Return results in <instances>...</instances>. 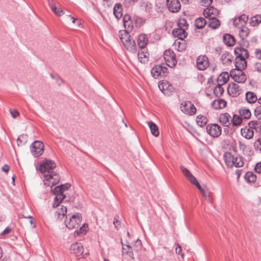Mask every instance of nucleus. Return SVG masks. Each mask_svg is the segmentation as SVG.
I'll list each match as a JSON object with an SVG mask.
<instances>
[{"instance_id": "64", "label": "nucleus", "mask_w": 261, "mask_h": 261, "mask_svg": "<svg viewBox=\"0 0 261 261\" xmlns=\"http://www.w3.org/2000/svg\"><path fill=\"white\" fill-rule=\"evenodd\" d=\"M113 223L116 228H118V227L120 225V222L118 220V219L116 217L114 218Z\"/></svg>"}, {"instance_id": "45", "label": "nucleus", "mask_w": 261, "mask_h": 261, "mask_svg": "<svg viewBox=\"0 0 261 261\" xmlns=\"http://www.w3.org/2000/svg\"><path fill=\"white\" fill-rule=\"evenodd\" d=\"M242 119L241 116L234 115L231 120L232 125L238 126L240 125L242 123Z\"/></svg>"}, {"instance_id": "17", "label": "nucleus", "mask_w": 261, "mask_h": 261, "mask_svg": "<svg viewBox=\"0 0 261 261\" xmlns=\"http://www.w3.org/2000/svg\"><path fill=\"white\" fill-rule=\"evenodd\" d=\"M123 23L125 30L123 32H126L128 33L133 30V23L129 15L125 14L123 17Z\"/></svg>"}, {"instance_id": "54", "label": "nucleus", "mask_w": 261, "mask_h": 261, "mask_svg": "<svg viewBox=\"0 0 261 261\" xmlns=\"http://www.w3.org/2000/svg\"><path fill=\"white\" fill-rule=\"evenodd\" d=\"M254 115L258 119H261V105L254 110Z\"/></svg>"}, {"instance_id": "63", "label": "nucleus", "mask_w": 261, "mask_h": 261, "mask_svg": "<svg viewBox=\"0 0 261 261\" xmlns=\"http://www.w3.org/2000/svg\"><path fill=\"white\" fill-rule=\"evenodd\" d=\"M255 56L256 58L258 59H261V49H256L255 50Z\"/></svg>"}, {"instance_id": "43", "label": "nucleus", "mask_w": 261, "mask_h": 261, "mask_svg": "<svg viewBox=\"0 0 261 261\" xmlns=\"http://www.w3.org/2000/svg\"><path fill=\"white\" fill-rule=\"evenodd\" d=\"M221 60L223 64L225 65H228L232 61L231 56L226 53L222 55Z\"/></svg>"}, {"instance_id": "22", "label": "nucleus", "mask_w": 261, "mask_h": 261, "mask_svg": "<svg viewBox=\"0 0 261 261\" xmlns=\"http://www.w3.org/2000/svg\"><path fill=\"white\" fill-rule=\"evenodd\" d=\"M230 115L227 113H225L220 115L219 120L222 125L224 126H229L230 124Z\"/></svg>"}, {"instance_id": "60", "label": "nucleus", "mask_w": 261, "mask_h": 261, "mask_svg": "<svg viewBox=\"0 0 261 261\" xmlns=\"http://www.w3.org/2000/svg\"><path fill=\"white\" fill-rule=\"evenodd\" d=\"M212 2L213 0H201V4L202 6H208L212 4Z\"/></svg>"}, {"instance_id": "12", "label": "nucleus", "mask_w": 261, "mask_h": 261, "mask_svg": "<svg viewBox=\"0 0 261 261\" xmlns=\"http://www.w3.org/2000/svg\"><path fill=\"white\" fill-rule=\"evenodd\" d=\"M243 70H231L230 75L233 80L238 83H244L246 82L247 77L245 74L243 72Z\"/></svg>"}, {"instance_id": "26", "label": "nucleus", "mask_w": 261, "mask_h": 261, "mask_svg": "<svg viewBox=\"0 0 261 261\" xmlns=\"http://www.w3.org/2000/svg\"><path fill=\"white\" fill-rule=\"evenodd\" d=\"M240 86L234 83L229 84L228 87V92L233 96H236L239 94Z\"/></svg>"}, {"instance_id": "23", "label": "nucleus", "mask_w": 261, "mask_h": 261, "mask_svg": "<svg viewBox=\"0 0 261 261\" xmlns=\"http://www.w3.org/2000/svg\"><path fill=\"white\" fill-rule=\"evenodd\" d=\"M148 41L147 36L145 34H140L138 37V45L139 48L142 50L144 49L147 45Z\"/></svg>"}, {"instance_id": "50", "label": "nucleus", "mask_w": 261, "mask_h": 261, "mask_svg": "<svg viewBox=\"0 0 261 261\" xmlns=\"http://www.w3.org/2000/svg\"><path fill=\"white\" fill-rule=\"evenodd\" d=\"M87 225L84 224L82 227H80L79 230H76L75 232L77 234H84L87 232Z\"/></svg>"}, {"instance_id": "24", "label": "nucleus", "mask_w": 261, "mask_h": 261, "mask_svg": "<svg viewBox=\"0 0 261 261\" xmlns=\"http://www.w3.org/2000/svg\"><path fill=\"white\" fill-rule=\"evenodd\" d=\"M246 59L236 57L235 66L237 70H244L247 67Z\"/></svg>"}, {"instance_id": "32", "label": "nucleus", "mask_w": 261, "mask_h": 261, "mask_svg": "<svg viewBox=\"0 0 261 261\" xmlns=\"http://www.w3.org/2000/svg\"><path fill=\"white\" fill-rule=\"evenodd\" d=\"M239 114L240 116L244 119H249L251 116L250 110L246 107L241 108L239 110Z\"/></svg>"}, {"instance_id": "25", "label": "nucleus", "mask_w": 261, "mask_h": 261, "mask_svg": "<svg viewBox=\"0 0 261 261\" xmlns=\"http://www.w3.org/2000/svg\"><path fill=\"white\" fill-rule=\"evenodd\" d=\"M234 53L236 57L242 58L247 59L249 56L248 51L242 47L236 48Z\"/></svg>"}, {"instance_id": "1", "label": "nucleus", "mask_w": 261, "mask_h": 261, "mask_svg": "<svg viewBox=\"0 0 261 261\" xmlns=\"http://www.w3.org/2000/svg\"><path fill=\"white\" fill-rule=\"evenodd\" d=\"M71 187V185L66 183L56 187L53 190V194L55 196L53 206L54 208H57L55 212V216L57 219H62L67 213L66 206L61 205L60 203L68 195L67 192Z\"/></svg>"}, {"instance_id": "62", "label": "nucleus", "mask_w": 261, "mask_h": 261, "mask_svg": "<svg viewBox=\"0 0 261 261\" xmlns=\"http://www.w3.org/2000/svg\"><path fill=\"white\" fill-rule=\"evenodd\" d=\"M135 246L138 248L137 250H139L141 249L142 247V242L140 240L138 239L136 241L135 243Z\"/></svg>"}, {"instance_id": "48", "label": "nucleus", "mask_w": 261, "mask_h": 261, "mask_svg": "<svg viewBox=\"0 0 261 261\" xmlns=\"http://www.w3.org/2000/svg\"><path fill=\"white\" fill-rule=\"evenodd\" d=\"M201 193L208 202H212L213 198L211 195L210 192L207 189H204V190H203Z\"/></svg>"}, {"instance_id": "33", "label": "nucleus", "mask_w": 261, "mask_h": 261, "mask_svg": "<svg viewBox=\"0 0 261 261\" xmlns=\"http://www.w3.org/2000/svg\"><path fill=\"white\" fill-rule=\"evenodd\" d=\"M147 124L151 134L155 137H158L160 134L158 126L152 121H149L147 122Z\"/></svg>"}, {"instance_id": "7", "label": "nucleus", "mask_w": 261, "mask_h": 261, "mask_svg": "<svg viewBox=\"0 0 261 261\" xmlns=\"http://www.w3.org/2000/svg\"><path fill=\"white\" fill-rule=\"evenodd\" d=\"M44 147L43 142L39 141H35L30 146V151L34 156L38 157L43 154Z\"/></svg>"}, {"instance_id": "30", "label": "nucleus", "mask_w": 261, "mask_h": 261, "mask_svg": "<svg viewBox=\"0 0 261 261\" xmlns=\"http://www.w3.org/2000/svg\"><path fill=\"white\" fill-rule=\"evenodd\" d=\"M149 53L146 51V49L145 48L142 50L140 49V51H139L138 54V59L141 63H145L147 61L149 58Z\"/></svg>"}, {"instance_id": "56", "label": "nucleus", "mask_w": 261, "mask_h": 261, "mask_svg": "<svg viewBox=\"0 0 261 261\" xmlns=\"http://www.w3.org/2000/svg\"><path fill=\"white\" fill-rule=\"evenodd\" d=\"M50 75L51 76V77L54 81H56V83L58 85H60L62 84V83H63L62 80L60 77H59L58 76L55 77L52 74H50Z\"/></svg>"}, {"instance_id": "21", "label": "nucleus", "mask_w": 261, "mask_h": 261, "mask_svg": "<svg viewBox=\"0 0 261 261\" xmlns=\"http://www.w3.org/2000/svg\"><path fill=\"white\" fill-rule=\"evenodd\" d=\"M121 244L122 247V255H126L132 259H134L132 247L129 245H124L122 241Z\"/></svg>"}, {"instance_id": "38", "label": "nucleus", "mask_w": 261, "mask_h": 261, "mask_svg": "<svg viewBox=\"0 0 261 261\" xmlns=\"http://www.w3.org/2000/svg\"><path fill=\"white\" fill-rule=\"evenodd\" d=\"M220 25L219 20L216 17L209 19L208 27L213 29H217Z\"/></svg>"}, {"instance_id": "55", "label": "nucleus", "mask_w": 261, "mask_h": 261, "mask_svg": "<svg viewBox=\"0 0 261 261\" xmlns=\"http://www.w3.org/2000/svg\"><path fill=\"white\" fill-rule=\"evenodd\" d=\"M254 70L257 72L261 73V62H256L254 65Z\"/></svg>"}, {"instance_id": "40", "label": "nucleus", "mask_w": 261, "mask_h": 261, "mask_svg": "<svg viewBox=\"0 0 261 261\" xmlns=\"http://www.w3.org/2000/svg\"><path fill=\"white\" fill-rule=\"evenodd\" d=\"M261 22V15H256L252 17L249 21V24L251 27L257 26Z\"/></svg>"}, {"instance_id": "29", "label": "nucleus", "mask_w": 261, "mask_h": 261, "mask_svg": "<svg viewBox=\"0 0 261 261\" xmlns=\"http://www.w3.org/2000/svg\"><path fill=\"white\" fill-rule=\"evenodd\" d=\"M242 135L247 139H250L253 138L254 131L249 127L242 128L241 130Z\"/></svg>"}, {"instance_id": "27", "label": "nucleus", "mask_w": 261, "mask_h": 261, "mask_svg": "<svg viewBox=\"0 0 261 261\" xmlns=\"http://www.w3.org/2000/svg\"><path fill=\"white\" fill-rule=\"evenodd\" d=\"M223 42L228 46H232L234 45L236 40L233 36L225 34L223 36Z\"/></svg>"}, {"instance_id": "16", "label": "nucleus", "mask_w": 261, "mask_h": 261, "mask_svg": "<svg viewBox=\"0 0 261 261\" xmlns=\"http://www.w3.org/2000/svg\"><path fill=\"white\" fill-rule=\"evenodd\" d=\"M248 20V17L245 14H242L237 18L233 19V25L235 27L241 28L245 26Z\"/></svg>"}, {"instance_id": "35", "label": "nucleus", "mask_w": 261, "mask_h": 261, "mask_svg": "<svg viewBox=\"0 0 261 261\" xmlns=\"http://www.w3.org/2000/svg\"><path fill=\"white\" fill-rule=\"evenodd\" d=\"M246 99L248 102L250 103H254L258 99L256 94L254 92L251 91L247 92L246 93Z\"/></svg>"}, {"instance_id": "4", "label": "nucleus", "mask_w": 261, "mask_h": 261, "mask_svg": "<svg viewBox=\"0 0 261 261\" xmlns=\"http://www.w3.org/2000/svg\"><path fill=\"white\" fill-rule=\"evenodd\" d=\"M82 216L80 213H76L72 216L68 215L64 221L66 226L69 229L77 228L81 222Z\"/></svg>"}, {"instance_id": "41", "label": "nucleus", "mask_w": 261, "mask_h": 261, "mask_svg": "<svg viewBox=\"0 0 261 261\" xmlns=\"http://www.w3.org/2000/svg\"><path fill=\"white\" fill-rule=\"evenodd\" d=\"M206 24V21L203 17L198 18L195 21V25L197 29L203 28Z\"/></svg>"}, {"instance_id": "37", "label": "nucleus", "mask_w": 261, "mask_h": 261, "mask_svg": "<svg viewBox=\"0 0 261 261\" xmlns=\"http://www.w3.org/2000/svg\"><path fill=\"white\" fill-rule=\"evenodd\" d=\"M244 177L247 182L250 184L254 183L256 179V175L251 171L246 172Z\"/></svg>"}, {"instance_id": "5", "label": "nucleus", "mask_w": 261, "mask_h": 261, "mask_svg": "<svg viewBox=\"0 0 261 261\" xmlns=\"http://www.w3.org/2000/svg\"><path fill=\"white\" fill-rule=\"evenodd\" d=\"M41 173L43 177L44 185L47 187L49 186V160L46 159L40 162L38 168H37Z\"/></svg>"}, {"instance_id": "34", "label": "nucleus", "mask_w": 261, "mask_h": 261, "mask_svg": "<svg viewBox=\"0 0 261 261\" xmlns=\"http://www.w3.org/2000/svg\"><path fill=\"white\" fill-rule=\"evenodd\" d=\"M229 79V75L228 72H223L221 73L218 77L217 81L220 84H226Z\"/></svg>"}, {"instance_id": "47", "label": "nucleus", "mask_w": 261, "mask_h": 261, "mask_svg": "<svg viewBox=\"0 0 261 261\" xmlns=\"http://www.w3.org/2000/svg\"><path fill=\"white\" fill-rule=\"evenodd\" d=\"M27 135H21L19 136L17 140V142L18 145H24L27 141Z\"/></svg>"}, {"instance_id": "3", "label": "nucleus", "mask_w": 261, "mask_h": 261, "mask_svg": "<svg viewBox=\"0 0 261 261\" xmlns=\"http://www.w3.org/2000/svg\"><path fill=\"white\" fill-rule=\"evenodd\" d=\"M119 37L125 48L133 53L136 52L137 46L135 40L126 32H119Z\"/></svg>"}, {"instance_id": "28", "label": "nucleus", "mask_w": 261, "mask_h": 261, "mask_svg": "<svg viewBox=\"0 0 261 261\" xmlns=\"http://www.w3.org/2000/svg\"><path fill=\"white\" fill-rule=\"evenodd\" d=\"M227 102L225 100L222 99H219L215 100L212 104V106L215 109H221L224 108L226 106Z\"/></svg>"}, {"instance_id": "59", "label": "nucleus", "mask_w": 261, "mask_h": 261, "mask_svg": "<svg viewBox=\"0 0 261 261\" xmlns=\"http://www.w3.org/2000/svg\"><path fill=\"white\" fill-rule=\"evenodd\" d=\"M255 147L261 151V138L258 139L254 143Z\"/></svg>"}, {"instance_id": "10", "label": "nucleus", "mask_w": 261, "mask_h": 261, "mask_svg": "<svg viewBox=\"0 0 261 261\" xmlns=\"http://www.w3.org/2000/svg\"><path fill=\"white\" fill-rule=\"evenodd\" d=\"M180 109L186 114L192 115L196 113V109L194 105L190 101H185L180 104Z\"/></svg>"}, {"instance_id": "44", "label": "nucleus", "mask_w": 261, "mask_h": 261, "mask_svg": "<svg viewBox=\"0 0 261 261\" xmlns=\"http://www.w3.org/2000/svg\"><path fill=\"white\" fill-rule=\"evenodd\" d=\"M177 28H180L185 30H187L189 28V24L187 22V21L184 19H179L177 23Z\"/></svg>"}, {"instance_id": "6", "label": "nucleus", "mask_w": 261, "mask_h": 261, "mask_svg": "<svg viewBox=\"0 0 261 261\" xmlns=\"http://www.w3.org/2000/svg\"><path fill=\"white\" fill-rule=\"evenodd\" d=\"M164 59L166 65L171 68L174 67L177 62L175 54L171 49H167L164 51Z\"/></svg>"}, {"instance_id": "58", "label": "nucleus", "mask_w": 261, "mask_h": 261, "mask_svg": "<svg viewBox=\"0 0 261 261\" xmlns=\"http://www.w3.org/2000/svg\"><path fill=\"white\" fill-rule=\"evenodd\" d=\"M176 247L175 248V252L177 254H181L182 257H184V254H181L182 249L181 246L178 244H176Z\"/></svg>"}, {"instance_id": "9", "label": "nucleus", "mask_w": 261, "mask_h": 261, "mask_svg": "<svg viewBox=\"0 0 261 261\" xmlns=\"http://www.w3.org/2000/svg\"><path fill=\"white\" fill-rule=\"evenodd\" d=\"M207 133L212 137L217 138L222 133L221 127L218 124L212 123L208 124L206 127Z\"/></svg>"}, {"instance_id": "11", "label": "nucleus", "mask_w": 261, "mask_h": 261, "mask_svg": "<svg viewBox=\"0 0 261 261\" xmlns=\"http://www.w3.org/2000/svg\"><path fill=\"white\" fill-rule=\"evenodd\" d=\"M168 68L161 65H155L151 70V73L154 78L166 76Z\"/></svg>"}, {"instance_id": "18", "label": "nucleus", "mask_w": 261, "mask_h": 261, "mask_svg": "<svg viewBox=\"0 0 261 261\" xmlns=\"http://www.w3.org/2000/svg\"><path fill=\"white\" fill-rule=\"evenodd\" d=\"M159 88L165 94L169 95L173 90V87L167 81H162L159 83Z\"/></svg>"}, {"instance_id": "61", "label": "nucleus", "mask_w": 261, "mask_h": 261, "mask_svg": "<svg viewBox=\"0 0 261 261\" xmlns=\"http://www.w3.org/2000/svg\"><path fill=\"white\" fill-rule=\"evenodd\" d=\"M254 170L256 172L261 173V162L258 163L256 164Z\"/></svg>"}, {"instance_id": "19", "label": "nucleus", "mask_w": 261, "mask_h": 261, "mask_svg": "<svg viewBox=\"0 0 261 261\" xmlns=\"http://www.w3.org/2000/svg\"><path fill=\"white\" fill-rule=\"evenodd\" d=\"M203 13L206 18L210 19L216 17L218 14V11L213 7H210L204 9Z\"/></svg>"}, {"instance_id": "14", "label": "nucleus", "mask_w": 261, "mask_h": 261, "mask_svg": "<svg viewBox=\"0 0 261 261\" xmlns=\"http://www.w3.org/2000/svg\"><path fill=\"white\" fill-rule=\"evenodd\" d=\"M70 253L76 257H80L83 255L84 247L81 243H75L70 246Z\"/></svg>"}, {"instance_id": "46", "label": "nucleus", "mask_w": 261, "mask_h": 261, "mask_svg": "<svg viewBox=\"0 0 261 261\" xmlns=\"http://www.w3.org/2000/svg\"><path fill=\"white\" fill-rule=\"evenodd\" d=\"M51 9L56 15L58 16H61L64 14L63 10L60 7H58L55 5L51 6Z\"/></svg>"}, {"instance_id": "53", "label": "nucleus", "mask_w": 261, "mask_h": 261, "mask_svg": "<svg viewBox=\"0 0 261 261\" xmlns=\"http://www.w3.org/2000/svg\"><path fill=\"white\" fill-rule=\"evenodd\" d=\"M193 185H195L199 190L200 193H201L203 190H204V188H202L199 182L197 181V179L195 177V180H192L190 181Z\"/></svg>"}, {"instance_id": "49", "label": "nucleus", "mask_w": 261, "mask_h": 261, "mask_svg": "<svg viewBox=\"0 0 261 261\" xmlns=\"http://www.w3.org/2000/svg\"><path fill=\"white\" fill-rule=\"evenodd\" d=\"M207 122V119L203 116H198L197 117V123L201 126L205 125Z\"/></svg>"}, {"instance_id": "42", "label": "nucleus", "mask_w": 261, "mask_h": 261, "mask_svg": "<svg viewBox=\"0 0 261 261\" xmlns=\"http://www.w3.org/2000/svg\"><path fill=\"white\" fill-rule=\"evenodd\" d=\"M223 84L218 83L214 90V93L217 97L221 96L224 92V89L222 87Z\"/></svg>"}, {"instance_id": "15", "label": "nucleus", "mask_w": 261, "mask_h": 261, "mask_svg": "<svg viewBox=\"0 0 261 261\" xmlns=\"http://www.w3.org/2000/svg\"><path fill=\"white\" fill-rule=\"evenodd\" d=\"M167 5L169 10L173 13L178 12L181 8L178 0H167Z\"/></svg>"}, {"instance_id": "52", "label": "nucleus", "mask_w": 261, "mask_h": 261, "mask_svg": "<svg viewBox=\"0 0 261 261\" xmlns=\"http://www.w3.org/2000/svg\"><path fill=\"white\" fill-rule=\"evenodd\" d=\"M193 185H195L199 190L200 193H201L203 190H204V188H202L199 182L197 181V179L195 177V180H192L190 181Z\"/></svg>"}, {"instance_id": "2", "label": "nucleus", "mask_w": 261, "mask_h": 261, "mask_svg": "<svg viewBox=\"0 0 261 261\" xmlns=\"http://www.w3.org/2000/svg\"><path fill=\"white\" fill-rule=\"evenodd\" d=\"M223 158L228 168H232L234 166L239 168L244 166V163L242 157L235 156L229 152H225L223 155Z\"/></svg>"}, {"instance_id": "20", "label": "nucleus", "mask_w": 261, "mask_h": 261, "mask_svg": "<svg viewBox=\"0 0 261 261\" xmlns=\"http://www.w3.org/2000/svg\"><path fill=\"white\" fill-rule=\"evenodd\" d=\"M172 34L175 37H177L180 40H184L187 36L188 33L186 32V30L177 28L173 29Z\"/></svg>"}, {"instance_id": "39", "label": "nucleus", "mask_w": 261, "mask_h": 261, "mask_svg": "<svg viewBox=\"0 0 261 261\" xmlns=\"http://www.w3.org/2000/svg\"><path fill=\"white\" fill-rule=\"evenodd\" d=\"M239 29V36L242 40H244L249 35L250 33L249 30L246 26L241 27V28Z\"/></svg>"}, {"instance_id": "51", "label": "nucleus", "mask_w": 261, "mask_h": 261, "mask_svg": "<svg viewBox=\"0 0 261 261\" xmlns=\"http://www.w3.org/2000/svg\"><path fill=\"white\" fill-rule=\"evenodd\" d=\"M258 124L259 122L257 120L251 121L248 123V127L253 130L254 128L256 129Z\"/></svg>"}, {"instance_id": "31", "label": "nucleus", "mask_w": 261, "mask_h": 261, "mask_svg": "<svg viewBox=\"0 0 261 261\" xmlns=\"http://www.w3.org/2000/svg\"><path fill=\"white\" fill-rule=\"evenodd\" d=\"M113 13L117 19L120 18L122 15V5L120 4H116L113 8Z\"/></svg>"}, {"instance_id": "8", "label": "nucleus", "mask_w": 261, "mask_h": 261, "mask_svg": "<svg viewBox=\"0 0 261 261\" xmlns=\"http://www.w3.org/2000/svg\"><path fill=\"white\" fill-rule=\"evenodd\" d=\"M56 167V163L50 160V183H51L53 186L58 184L61 179L59 171L58 170H53Z\"/></svg>"}, {"instance_id": "36", "label": "nucleus", "mask_w": 261, "mask_h": 261, "mask_svg": "<svg viewBox=\"0 0 261 261\" xmlns=\"http://www.w3.org/2000/svg\"><path fill=\"white\" fill-rule=\"evenodd\" d=\"M180 168L182 174L188 180L191 181L192 180H195L194 176L191 173V172L188 169H187L183 166H181Z\"/></svg>"}, {"instance_id": "57", "label": "nucleus", "mask_w": 261, "mask_h": 261, "mask_svg": "<svg viewBox=\"0 0 261 261\" xmlns=\"http://www.w3.org/2000/svg\"><path fill=\"white\" fill-rule=\"evenodd\" d=\"M68 17L70 18V19L72 20L73 23H76V24L78 26H80L82 24L81 20H79L77 18H74L73 17L71 16L70 15H69Z\"/></svg>"}, {"instance_id": "13", "label": "nucleus", "mask_w": 261, "mask_h": 261, "mask_svg": "<svg viewBox=\"0 0 261 261\" xmlns=\"http://www.w3.org/2000/svg\"><path fill=\"white\" fill-rule=\"evenodd\" d=\"M196 65L198 70H204L209 66V60L205 55H200L196 60Z\"/></svg>"}]
</instances>
